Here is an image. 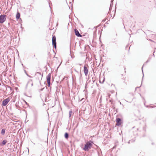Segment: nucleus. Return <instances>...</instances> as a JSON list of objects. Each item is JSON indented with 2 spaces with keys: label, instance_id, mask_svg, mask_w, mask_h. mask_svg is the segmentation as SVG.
Segmentation results:
<instances>
[{
  "label": "nucleus",
  "instance_id": "15",
  "mask_svg": "<svg viewBox=\"0 0 156 156\" xmlns=\"http://www.w3.org/2000/svg\"><path fill=\"white\" fill-rule=\"evenodd\" d=\"M146 62H145L144 63V65H143V66L142 67V73H143V77L144 76V73H143V68L145 66H146ZM143 77H142V80H143Z\"/></svg>",
  "mask_w": 156,
  "mask_h": 156
},
{
  "label": "nucleus",
  "instance_id": "48",
  "mask_svg": "<svg viewBox=\"0 0 156 156\" xmlns=\"http://www.w3.org/2000/svg\"><path fill=\"white\" fill-rule=\"evenodd\" d=\"M21 28H22V24H21Z\"/></svg>",
  "mask_w": 156,
  "mask_h": 156
},
{
  "label": "nucleus",
  "instance_id": "50",
  "mask_svg": "<svg viewBox=\"0 0 156 156\" xmlns=\"http://www.w3.org/2000/svg\"><path fill=\"white\" fill-rule=\"evenodd\" d=\"M86 86H87V84H86V86H85V88H86Z\"/></svg>",
  "mask_w": 156,
  "mask_h": 156
},
{
  "label": "nucleus",
  "instance_id": "22",
  "mask_svg": "<svg viewBox=\"0 0 156 156\" xmlns=\"http://www.w3.org/2000/svg\"><path fill=\"white\" fill-rule=\"evenodd\" d=\"M16 106L17 108H18L19 107V106L18 105H17V103L16 104Z\"/></svg>",
  "mask_w": 156,
  "mask_h": 156
},
{
  "label": "nucleus",
  "instance_id": "3",
  "mask_svg": "<svg viewBox=\"0 0 156 156\" xmlns=\"http://www.w3.org/2000/svg\"><path fill=\"white\" fill-rule=\"evenodd\" d=\"M56 38L55 36H53L52 37V44L53 47L55 49L56 48Z\"/></svg>",
  "mask_w": 156,
  "mask_h": 156
},
{
  "label": "nucleus",
  "instance_id": "36",
  "mask_svg": "<svg viewBox=\"0 0 156 156\" xmlns=\"http://www.w3.org/2000/svg\"><path fill=\"white\" fill-rule=\"evenodd\" d=\"M145 127H143V129H144V130L145 131Z\"/></svg>",
  "mask_w": 156,
  "mask_h": 156
},
{
  "label": "nucleus",
  "instance_id": "45",
  "mask_svg": "<svg viewBox=\"0 0 156 156\" xmlns=\"http://www.w3.org/2000/svg\"><path fill=\"white\" fill-rule=\"evenodd\" d=\"M145 135H144L143 136V137H145Z\"/></svg>",
  "mask_w": 156,
  "mask_h": 156
},
{
  "label": "nucleus",
  "instance_id": "1",
  "mask_svg": "<svg viewBox=\"0 0 156 156\" xmlns=\"http://www.w3.org/2000/svg\"><path fill=\"white\" fill-rule=\"evenodd\" d=\"M93 144L94 143L92 141L90 140H89L85 144L82 149L85 151H89L91 148Z\"/></svg>",
  "mask_w": 156,
  "mask_h": 156
},
{
  "label": "nucleus",
  "instance_id": "52",
  "mask_svg": "<svg viewBox=\"0 0 156 156\" xmlns=\"http://www.w3.org/2000/svg\"><path fill=\"white\" fill-rule=\"evenodd\" d=\"M84 99L83 98H82L81 100H82L83 99Z\"/></svg>",
  "mask_w": 156,
  "mask_h": 156
},
{
  "label": "nucleus",
  "instance_id": "51",
  "mask_svg": "<svg viewBox=\"0 0 156 156\" xmlns=\"http://www.w3.org/2000/svg\"><path fill=\"white\" fill-rule=\"evenodd\" d=\"M80 73L81 76V72H80Z\"/></svg>",
  "mask_w": 156,
  "mask_h": 156
},
{
  "label": "nucleus",
  "instance_id": "9",
  "mask_svg": "<svg viewBox=\"0 0 156 156\" xmlns=\"http://www.w3.org/2000/svg\"><path fill=\"white\" fill-rule=\"evenodd\" d=\"M51 79V74L49 73L48 74L46 77V80L47 82L50 81Z\"/></svg>",
  "mask_w": 156,
  "mask_h": 156
},
{
  "label": "nucleus",
  "instance_id": "5",
  "mask_svg": "<svg viewBox=\"0 0 156 156\" xmlns=\"http://www.w3.org/2000/svg\"><path fill=\"white\" fill-rule=\"evenodd\" d=\"M6 16L5 15H1L0 16V23H3L6 20Z\"/></svg>",
  "mask_w": 156,
  "mask_h": 156
},
{
  "label": "nucleus",
  "instance_id": "53",
  "mask_svg": "<svg viewBox=\"0 0 156 156\" xmlns=\"http://www.w3.org/2000/svg\"><path fill=\"white\" fill-rule=\"evenodd\" d=\"M155 50L154 51V53L155 52Z\"/></svg>",
  "mask_w": 156,
  "mask_h": 156
},
{
  "label": "nucleus",
  "instance_id": "33",
  "mask_svg": "<svg viewBox=\"0 0 156 156\" xmlns=\"http://www.w3.org/2000/svg\"><path fill=\"white\" fill-rule=\"evenodd\" d=\"M151 144H152V145H154V142H152V143H151Z\"/></svg>",
  "mask_w": 156,
  "mask_h": 156
},
{
  "label": "nucleus",
  "instance_id": "13",
  "mask_svg": "<svg viewBox=\"0 0 156 156\" xmlns=\"http://www.w3.org/2000/svg\"><path fill=\"white\" fill-rule=\"evenodd\" d=\"M69 134L68 133L66 132L64 134V137L66 139H68L69 137Z\"/></svg>",
  "mask_w": 156,
  "mask_h": 156
},
{
  "label": "nucleus",
  "instance_id": "4",
  "mask_svg": "<svg viewBox=\"0 0 156 156\" xmlns=\"http://www.w3.org/2000/svg\"><path fill=\"white\" fill-rule=\"evenodd\" d=\"M43 75V73L41 74L39 72H36L35 74V76L36 77V78H37L39 80L40 83H41V82L40 81V79H41V80L42 79Z\"/></svg>",
  "mask_w": 156,
  "mask_h": 156
},
{
  "label": "nucleus",
  "instance_id": "58",
  "mask_svg": "<svg viewBox=\"0 0 156 156\" xmlns=\"http://www.w3.org/2000/svg\"><path fill=\"white\" fill-rule=\"evenodd\" d=\"M54 106H52V107H54Z\"/></svg>",
  "mask_w": 156,
  "mask_h": 156
},
{
  "label": "nucleus",
  "instance_id": "39",
  "mask_svg": "<svg viewBox=\"0 0 156 156\" xmlns=\"http://www.w3.org/2000/svg\"><path fill=\"white\" fill-rule=\"evenodd\" d=\"M109 101L110 102H112V100H110Z\"/></svg>",
  "mask_w": 156,
  "mask_h": 156
},
{
  "label": "nucleus",
  "instance_id": "56",
  "mask_svg": "<svg viewBox=\"0 0 156 156\" xmlns=\"http://www.w3.org/2000/svg\"><path fill=\"white\" fill-rule=\"evenodd\" d=\"M129 34L130 35V37H131L130 34Z\"/></svg>",
  "mask_w": 156,
  "mask_h": 156
},
{
  "label": "nucleus",
  "instance_id": "41",
  "mask_svg": "<svg viewBox=\"0 0 156 156\" xmlns=\"http://www.w3.org/2000/svg\"><path fill=\"white\" fill-rule=\"evenodd\" d=\"M48 87H50V85H48Z\"/></svg>",
  "mask_w": 156,
  "mask_h": 156
},
{
  "label": "nucleus",
  "instance_id": "8",
  "mask_svg": "<svg viewBox=\"0 0 156 156\" xmlns=\"http://www.w3.org/2000/svg\"><path fill=\"white\" fill-rule=\"evenodd\" d=\"M83 71L85 75L86 76H87L88 73V70L87 68L85 66H84Z\"/></svg>",
  "mask_w": 156,
  "mask_h": 156
},
{
  "label": "nucleus",
  "instance_id": "11",
  "mask_svg": "<svg viewBox=\"0 0 156 156\" xmlns=\"http://www.w3.org/2000/svg\"><path fill=\"white\" fill-rule=\"evenodd\" d=\"M20 12L17 11L16 14V20H18L20 18Z\"/></svg>",
  "mask_w": 156,
  "mask_h": 156
},
{
  "label": "nucleus",
  "instance_id": "27",
  "mask_svg": "<svg viewBox=\"0 0 156 156\" xmlns=\"http://www.w3.org/2000/svg\"><path fill=\"white\" fill-rule=\"evenodd\" d=\"M113 1L112 0L111 1V4H113Z\"/></svg>",
  "mask_w": 156,
  "mask_h": 156
},
{
  "label": "nucleus",
  "instance_id": "14",
  "mask_svg": "<svg viewBox=\"0 0 156 156\" xmlns=\"http://www.w3.org/2000/svg\"><path fill=\"white\" fill-rule=\"evenodd\" d=\"M5 129H2V130H1V134L2 135H4L5 134Z\"/></svg>",
  "mask_w": 156,
  "mask_h": 156
},
{
  "label": "nucleus",
  "instance_id": "54",
  "mask_svg": "<svg viewBox=\"0 0 156 156\" xmlns=\"http://www.w3.org/2000/svg\"><path fill=\"white\" fill-rule=\"evenodd\" d=\"M115 146L114 147H113V148H115Z\"/></svg>",
  "mask_w": 156,
  "mask_h": 156
},
{
  "label": "nucleus",
  "instance_id": "10",
  "mask_svg": "<svg viewBox=\"0 0 156 156\" xmlns=\"http://www.w3.org/2000/svg\"><path fill=\"white\" fill-rule=\"evenodd\" d=\"M30 85L31 86H32L33 85V83L32 80H29L28 82V83L26 85V87H27L28 85L30 84Z\"/></svg>",
  "mask_w": 156,
  "mask_h": 156
},
{
  "label": "nucleus",
  "instance_id": "25",
  "mask_svg": "<svg viewBox=\"0 0 156 156\" xmlns=\"http://www.w3.org/2000/svg\"><path fill=\"white\" fill-rule=\"evenodd\" d=\"M105 79H103V81H102V82H101V81H100V83H104V81H105Z\"/></svg>",
  "mask_w": 156,
  "mask_h": 156
},
{
  "label": "nucleus",
  "instance_id": "28",
  "mask_svg": "<svg viewBox=\"0 0 156 156\" xmlns=\"http://www.w3.org/2000/svg\"><path fill=\"white\" fill-rule=\"evenodd\" d=\"M93 79H94V78L93 77L92 78L93 82V83H94L95 81V80H94Z\"/></svg>",
  "mask_w": 156,
  "mask_h": 156
},
{
  "label": "nucleus",
  "instance_id": "47",
  "mask_svg": "<svg viewBox=\"0 0 156 156\" xmlns=\"http://www.w3.org/2000/svg\"><path fill=\"white\" fill-rule=\"evenodd\" d=\"M153 55L154 57V54H153Z\"/></svg>",
  "mask_w": 156,
  "mask_h": 156
},
{
  "label": "nucleus",
  "instance_id": "55",
  "mask_svg": "<svg viewBox=\"0 0 156 156\" xmlns=\"http://www.w3.org/2000/svg\"><path fill=\"white\" fill-rule=\"evenodd\" d=\"M115 146L114 147H113V148H115Z\"/></svg>",
  "mask_w": 156,
  "mask_h": 156
},
{
  "label": "nucleus",
  "instance_id": "30",
  "mask_svg": "<svg viewBox=\"0 0 156 156\" xmlns=\"http://www.w3.org/2000/svg\"><path fill=\"white\" fill-rule=\"evenodd\" d=\"M144 104L145 107H146V102H144Z\"/></svg>",
  "mask_w": 156,
  "mask_h": 156
},
{
  "label": "nucleus",
  "instance_id": "29",
  "mask_svg": "<svg viewBox=\"0 0 156 156\" xmlns=\"http://www.w3.org/2000/svg\"><path fill=\"white\" fill-rule=\"evenodd\" d=\"M106 20L104 19L102 20V22H104Z\"/></svg>",
  "mask_w": 156,
  "mask_h": 156
},
{
  "label": "nucleus",
  "instance_id": "20",
  "mask_svg": "<svg viewBox=\"0 0 156 156\" xmlns=\"http://www.w3.org/2000/svg\"><path fill=\"white\" fill-rule=\"evenodd\" d=\"M135 141V140H129L128 142V144H130V142H133Z\"/></svg>",
  "mask_w": 156,
  "mask_h": 156
},
{
  "label": "nucleus",
  "instance_id": "61",
  "mask_svg": "<svg viewBox=\"0 0 156 156\" xmlns=\"http://www.w3.org/2000/svg\"><path fill=\"white\" fill-rule=\"evenodd\" d=\"M59 66H60V65H59V66L58 67V68L59 67Z\"/></svg>",
  "mask_w": 156,
  "mask_h": 156
},
{
  "label": "nucleus",
  "instance_id": "34",
  "mask_svg": "<svg viewBox=\"0 0 156 156\" xmlns=\"http://www.w3.org/2000/svg\"><path fill=\"white\" fill-rule=\"evenodd\" d=\"M147 40H149L150 41H152L151 39H147Z\"/></svg>",
  "mask_w": 156,
  "mask_h": 156
},
{
  "label": "nucleus",
  "instance_id": "26",
  "mask_svg": "<svg viewBox=\"0 0 156 156\" xmlns=\"http://www.w3.org/2000/svg\"><path fill=\"white\" fill-rule=\"evenodd\" d=\"M129 45H127L126 47V49L127 48H128Z\"/></svg>",
  "mask_w": 156,
  "mask_h": 156
},
{
  "label": "nucleus",
  "instance_id": "44",
  "mask_svg": "<svg viewBox=\"0 0 156 156\" xmlns=\"http://www.w3.org/2000/svg\"><path fill=\"white\" fill-rule=\"evenodd\" d=\"M111 104H112V105H113V103L112 102Z\"/></svg>",
  "mask_w": 156,
  "mask_h": 156
},
{
  "label": "nucleus",
  "instance_id": "21",
  "mask_svg": "<svg viewBox=\"0 0 156 156\" xmlns=\"http://www.w3.org/2000/svg\"><path fill=\"white\" fill-rule=\"evenodd\" d=\"M111 4H110V5L109 9V12L110 11H111L112 8V7H111Z\"/></svg>",
  "mask_w": 156,
  "mask_h": 156
},
{
  "label": "nucleus",
  "instance_id": "35",
  "mask_svg": "<svg viewBox=\"0 0 156 156\" xmlns=\"http://www.w3.org/2000/svg\"><path fill=\"white\" fill-rule=\"evenodd\" d=\"M139 88V87H136L135 90H136V89L137 88Z\"/></svg>",
  "mask_w": 156,
  "mask_h": 156
},
{
  "label": "nucleus",
  "instance_id": "62",
  "mask_svg": "<svg viewBox=\"0 0 156 156\" xmlns=\"http://www.w3.org/2000/svg\"><path fill=\"white\" fill-rule=\"evenodd\" d=\"M71 142H72V141H70V142L71 143Z\"/></svg>",
  "mask_w": 156,
  "mask_h": 156
},
{
  "label": "nucleus",
  "instance_id": "42",
  "mask_svg": "<svg viewBox=\"0 0 156 156\" xmlns=\"http://www.w3.org/2000/svg\"><path fill=\"white\" fill-rule=\"evenodd\" d=\"M112 4H111V7H112Z\"/></svg>",
  "mask_w": 156,
  "mask_h": 156
},
{
  "label": "nucleus",
  "instance_id": "60",
  "mask_svg": "<svg viewBox=\"0 0 156 156\" xmlns=\"http://www.w3.org/2000/svg\"><path fill=\"white\" fill-rule=\"evenodd\" d=\"M48 66H49L50 65L48 63Z\"/></svg>",
  "mask_w": 156,
  "mask_h": 156
},
{
  "label": "nucleus",
  "instance_id": "43",
  "mask_svg": "<svg viewBox=\"0 0 156 156\" xmlns=\"http://www.w3.org/2000/svg\"><path fill=\"white\" fill-rule=\"evenodd\" d=\"M45 105V104L44 103V104H43V106H44V105Z\"/></svg>",
  "mask_w": 156,
  "mask_h": 156
},
{
  "label": "nucleus",
  "instance_id": "32",
  "mask_svg": "<svg viewBox=\"0 0 156 156\" xmlns=\"http://www.w3.org/2000/svg\"><path fill=\"white\" fill-rule=\"evenodd\" d=\"M112 108H113V109H114V108H115V107H114V106H113V105H112Z\"/></svg>",
  "mask_w": 156,
  "mask_h": 156
},
{
  "label": "nucleus",
  "instance_id": "16",
  "mask_svg": "<svg viewBox=\"0 0 156 156\" xmlns=\"http://www.w3.org/2000/svg\"><path fill=\"white\" fill-rule=\"evenodd\" d=\"M72 109L70 110L69 112V118L70 117L72 113Z\"/></svg>",
  "mask_w": 156,
  "mask_h": 156
},
{
  "label": "nucleus",
  "instance_id": "57",
  "mask_svg": "<svg viewBox=\"0 0 156 156\" xmlns=\"http://www.w3.org/2000/svg\"><path fill=\"white\" fill-rule=\"evenodd\" d=\"M49 7H50L51 8L50 6V5H49Z\"/></svg>",
  "mask_w": 156,
  "mask_h": 156
},
{
  "label": "nucleus",
  "instance_id": "18",
  "mask_svg": "<svg viewBox=\"0 0 156 156\" xmlns=\"http://www.w3.org/2000/svg\"><path fill=\"white\" fill-rule=\"evenodd\" d=\"M67 79H68V77H67L65 76L62 79V80H61V82L65 80H67Z\"/></svg>",
  "mask_w": 156,
  "mask_h": 156
},
{
  "label": "nucleus",
  "instance_id": "17",
  "mask_svg": "<svg viewBox=\"0 0 156 156\" xmlns=\"http://www.w3.org/2000/svg\"><path fill=\"white\" fill-rule=\"evenodd\" d=\"M147 108H153L154 107H156V106H155V105H154V106H149V105H147Z\"/></svg>",
  "mask_w": 156,
  "mask_h": 156
},
{
  "label": "nucleus",
  "instance_id": "37",
  "mask_svg": "<svg viewBox=\"0 0 156 156\" xmlns=\"http://www.w3.org/2000/svg\"><path fill=\"white\" fill-rule=\"evenodd\" d=\"M25 101V103L27 105H28V103L26 102V101Z\"/></svg>",
  "mask_w": 156,
  "mask_h": 156
},
{
  "label": "nucleus",
  "instance_id": "7",
  "mask_svg": "<svg viewBox=\"0 0 156 156\" xmlns=\"http://www.w3.org/2000/svg\"><path fill=\"white\" fill-rule=\"evenodd\" d=\"M74 30L75 34L76 36L79 37H82V35L80 34L78 30L77 29H74Z\"/></svg>",
  "mask_w": 156,
  "mask_h": 156
},
{
  "label": "nucleus",
  "instance_id": "2",
  "mask_svg": "<svg viewBox=\"0 0 156 156\" xmlns=\"http://www.w3.org/2000/svg\"><path fill=\"white\" fill-rule=\"evenodd\" d=\"M116 125L118 126H120L123 123L122 119L119 118H117L115 119Z\"/></svg>",
  "mask_w": 156,
  "mask_h": 156
},
{
  "label": "nucleus",
  "instance_id": "46",
  "mask_svg": "<svg viewBox=\"0 0 156 156\" xmlns=\"http://www.w3.org/2000/svg\"><path fill=\"white\" fill-rule=\"evenodd\" d=\"M46 100H47V99H46H46H45V102H46Z\"/></svg>",
  "mask_w": 156,
  "mask_h": 156
},
{
  "label": "nucleus",
  "instance_id": "59",
  "mask_svg": "<svg viewBox=\"0 0 156 156\" xmlns=\"http://www.w3.org/2000/svg\"><path fill=\"white\" fill-rule=\"evenodd\" d=\"M53 51L54 52H55L54 51V50H53Z\"/></svg>",
  "mask_w": 156,
  "mask_h": 156
},
{
  "label": "nucleus",
  "instance_id": "38",
  "mask_svg": "<svg viewBox=\"0 0 156 156\" xmlns=\"http://www.w3.org/2000/svg\"><path fill=\"white\" fill-rule=\"evenodd\" d=\"M75 71L76 72H77V73H78V71H77V70H76V69H75Z\"/></svg>",
  "mask_w": 156,
  "mask_h": 156
},
{
  "label": "nucleus",
  "instance_id": "19",
  "mask_svg": "<svg viewBox=\"0 0 156 156\" xmlns=\"http://www.w3.org/2000/svg\"><path fill=\"white\" fill-rule=\"evenodd\" d=\"M24 72H25V73L26 74V75H27V76H28L29 77H31V76H29V75L28 74V73H27V71H26V70L25 69H24Z\"/></svg>",
  "mask_w": 156,
  "mask_h": 156
},
{
  "label": "nucleus",
  "instance_id": "31",
  "mask_svg": "<svg viewBox=\"0 0 156 156\" xmlns=\"http://www.w3.org/2000/svg\"><path fill=\"white\" fill-rule=\"evenodd\" d=\"M44 88H42L41 89V91H42V90H44Z\"/></svg>",
  "mask_w": 156,
  "mask_h": 156
},
{
  "label": "nucleus",
  "instance_id": "24",
  "mask_svg": "<svg viewBox=\"0 0 156 156\" xmlns=\"http://www.w3.org/2000/svg\"><path fill=\"white\" fill-rule=\"evenodd\" d=\"M47 82V83H48V85H50V84H51L50 81Z\"/></svg>",
  "mask_w": 156,
  "mask_h": 156
},
{
  "label": "nucleus",
  "instance_id": "6",
  "mask_svg": "<svg viewBox=\"0 0 156 156\" xmlns=\"http://www.w3.org/2000/svg\"><path fill=\"white\" fill-rule=\"evenodd\" d=\"M10 101V99L8 98L3 100L2 102V106H5Z\"/></svg>",
  "mask_w": 156,
  "mask_h": 156
},
{
  "label": "nucleus",
  "instance_id": "23",
  "mask_svg": "<svg viewBox=\"0 0 156 156\" xmlns=\"http://www.w3.org/2000/svg\"><path fill=\"white\" fill-rule=\"evenodd\" d=\"M150 59H151V58H148V60H147V63L148 62H149V61H150Z\"/></svg>",
  "mask_w": 156,
  "mask_h": 156
},
{
  "label": "nucleus",
  "instance_id": "49",
  "mask_svg": "<svg viewBox=\"0 0 156 156\" xmlns=\"http://www.w3.org/2000/svg\"><path fill=\"white\" fill-rule=\"evenodd\" d=\"M22 66L23 67V64H22Z\"/></svg>",
  "mask_w": 156,
  "mask_h": 156
},
{
  "label": "nucleus",
  "instance_id": "12",
  "mask_svg": "<svg viewBox=\"0 0 156 156\" xmlns=\"http://www.w3.org/2000/svg\"><path fill=\"white\" fill-rule=\"evenodd\" d=\"M7 142V141L6 140H3L2 142L0 144V145L1 146H3L5 145L6 143Z\"/></svg>",
  "mask_w": 156,
  "mask_h": 156
},
{
  "label": "nucleus",
  "instance_id": "40",
  "mask_svg": "<svg viewBox=\"0 0 156 156\" xmlns=\"http://www.w3.org/2000/svg\"><path fill=\"white\" fill-rule=\"evenodd\" d=\"M27 148L28 149V153H29V149L28 148Z\"/></svg>",
  "mask_w": 156,
  "mask_h": 156
}]
</instances>
